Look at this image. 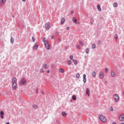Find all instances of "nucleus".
<instances>
[{
  "instance_id": "46",
  "label": "nucleus",
  "mask_w": 124,
  "mask_h": 124,
  "mask_svg": "<svg viewBox=\"0 0 124 124\" xmlns=\"http://www.w3.org/2000/svg\"><path fill=\"white\" fill-rule=\"evenodd\" d=\"M112 124H116V122H113Z\"/></svg>"
},
{
  "instance_id": "33",
  "label": "nucleus",
  "mask_w": 124,
  "mask_h": 124,
  "mask_svg": "<svg viewBox=\"0 0 124 124\" xmlns=\"http://www.w3.org/2000/svg\"><path fill=\"white\" fill-rule=\"evenodd\" d=\"M77 49H79L80 50L81 49V47H80V46L79 45L77 46Z\"/></svg>"
},
{
  "instance_id": "45",
  "label": "nucleus",
  "mask_w": 124,
  "mask_h": 124,
  "mask_svg": "<svg viewBox=\"0 0 124 124\" xmlns=\"http://www.w3.org/2000/svg\"><path fill=\"white\" fill-rule=\"evenodd\" d=\"M41 93H42V94H44V92L43 91H42V92H41Z\"/></svg>"
},
{
  "instance_id": "18",
  "label": "nucleus",
  "mask_w": 124,
  "mask_h": 124,
  "mask_svg": "<svg viewBox=\"0 0 124 124\" xmlns=\"http://www.w3.org/2000/svg\"><path fill=\"white\" fill-rule=\"evenodd\" d=\"M59 71L61 73H64V70L63 69H62V68L59 69Z\"/></svg>"
},
{
  "instance_id": "26",
  "label": "nucleus",
  "mask_w": 124,
  "mask_h": 124,
  "mask_svg": "<svg viewBox=\"0 0 124 124\" xmlns=\"http://www.w3.org/2000/svg\"><path fill=\"white\" fill-rule=\"evenodd\" d=\"M72 99H73V100H76V99H77L76 96L75 95H73L72 96Z\"/></svg>"
},
{
  "instance_id": "42",
  "label": "nucleus",
  "mask_w": 124,
  "mask_h": 124,
  "mask_svg": "<svg viewBox=\"0 0 124 124\" xmlns=\"http://www.w3.org/2000/svg\"><path fill=\"white\" fill-rule=\"evenodd\" d=\"M40 72H41V73L44 72V71H43V69H41L40 70Z\"/></svg>"
},
{
  "instance_id": "47",
  "label": "nucleus",
  "mask_w": 124,
  "mask_h": 124,
  "mask_svg": "<svg viewBox=\"0 0 124 124\" xmlns=\"http://www.w3.org/2000/svg\"><path fill=\"white\" fill-rule=\"evenodd\" d=\"M26 0H22L23 1H26Z\"/></svg>"
},
{
  "instance_id": "2",
  "label": "nucleus",
  "mask_w": 124,
  "mask_h": 124,
  "mask_svg": "<svg viewBox=\"0 0 124 124\" xmlns=\"http://www.w3.org/2000/svg\"><path fill=\"white\" fill-rule=\"evenodd\" d=\"M99 119L101 122H103V123H106L107 122V119H106V117H105L103 115H100L99 116Z\"/></svg>"
},
{
  "instance_id": "3",
  "label": "nucleus",
  "mask_w": 124,
  "mask_h": 124,
  "mask_svg": "<svg viewBox=\"0 0 124 124\" xmlns=\"http://www.w3.org/2000/svg\"><path fill=\"white\" fill-rule=\"evenodd\" d=\"M114 99L115 102L117 103L120 100V96H119V95L118 94H115L113 95Z\"/></svg>"
},
{
  "instance_id": "34",
  "label": "nucleus",
  "mask_w": 124,
  "mask_h": 124,
  "mask_svg": "<svg viewBox=\"0 0 124 124\" xmlns=\"http://www.w3.org/2000/svg\"><path fill=\"white\" fill-rule=\"evenodd\" d=\"M32 40L33 42H34L35 41V39L34 38V37H33L32 38Z\"/></svg>"
},
{
  "instance_id": "20",
  "label": "nucleus",
  "mask_w": 124,
  "mask_h": 124,
  "mask_svg": "<svg viewBox=\"0 0 124 124\" xmlns=\"http://www.w3.org/2000/svg\"><path fill=\"white\" fill-rule=\"evenodd\" d=\"M5 1H6V0H0V2L2 4H4Z\"/></svg>"
},
{
  "instance_id": "10",
  "label": "nucleus",
  "mask_w": 124,
  "mask_h": 124,
  "mask_svg": "<svg viewBox=\"0 0 124 124\" xmlns=\"http://www.w3.org/2000/svg\"><path fill=\"white\" fill-rule=\"evenodd\" d=\"M86 77H87V76L86 74L83 75V82L84 83H86L87 82V79L86 78Z\"/></svg>"
},
{
  "instance_id": "25",
  "label": "nucleus",
  "mask_w": 124,
  "mask_h": 124,
  "mask_svg": "<svg viewBox=\"0 0 124 124\" xmlns=\"http://www.w3.org/2000/svg\"><path fill=\"white\" fill-rule=\"evenodd\" d=\"M10 41H11V43H14V39H13V37H11V40H10Z\"/></svg>"
},
{
  "instance_id": "13",
  "label": "nucleus",
  "mask_w": 124,
  "mask_h": 124,
  "mask_svg": "<svg viewBox=\"0 0 124 124\" xmlns=\"http://www.w3.org/2000/svg\"><path fill=\"white\" fill-rule=\"evenodd\" d=\"M65 22V18L64 17L62 18L61 20L62 25L63 24H64Z\"/></svg>"
},
{
  "instance_id": "44",
  "label": "nucleus",
  "mask_w": 124,
  "mask_h": 124,
  "mask_svg": "<svg viewBox=\"0 0 124 124\" xmlns=\"http://www.w3.org/2000/svg\"><path fill=\"white\" fill-rule=\"evenodd\" d=\"M74 13V12L73 11H72L71 12V14H73Z\"/></svg>"
},
{
  "instance_id": "29",
  "label": "nucleus",
  "mask_w": 124,
  "mask_h": 124,
  "mask_svg": "<svg viewBox=\"0 0 124 124\" xmlns=\"http://www.w3.org/2000/svg\"><path fill=\"white\" fill-rule=\"evenodd\" d=\"M89 48H86V54H88L89 53Z\"/></svg>"
},
{
  "instance_id": "36",
  "label": "nucleus",
  "mask_w": 124,
  "mask_h": 124,
  "mask_svg": "<svg viewBox=\"0 0 124 124\" xmlns=\"http://www.w3.org/2000/svg\"><path fill=\"white\" fill-rule=\"evenodd\" d=\"M70 60H72V59H73V56H72V55H71V56H70Z\"/></svg>"
},
{
  "instance_id": "28",
  "label": "nucleus",
  "mask_w": 124,
  "mask_h": 124,
  "mask_svg": "<svg viewBox=\"0 0 124 124\" xmlns=\"http://www.w3.org/2000/svg\"><path fill=\"white\" fill-rule=\"evenodd\" d=\"M76 77H77V78H78V79H79V78L80 77V74H77L76 75Z\"/></svg>"
},
{
  "instance_id": "9",
  "label": "nucleus",
  "mask_w": 124,
  "mask_h": 124,
  "mask_svg": "<svg viewBox=\"0 0 124 124\" xmlns=\"http://www.w3.org/2000/svg\"><path fill=\"white\" fill-rule=\"evenodd\" d=\"M99 77L100 79H103V78H104V75L103 74V72H100Z\"/></svg>"
},
{
  "instance_id": "6",
  "label": "nucleus",
  "mask_w": 124,
  "mask_h": 124,
  "mask_svg": "<svg viewBox=\"0 0 124 124\" xmlns=\"http://www.w3.org/2000/svg\"><path fill=\"white\" fill-rule=\"evenodd\" d=\"M119 120L121 122H123L124 121V114H122L120 115V116L119 117Z\"/></svg>"
},
{
  "instance_id": "1",
  "label": "nucleus",
  "mask_w": 124,
  "mask_h": 124,
  "mask_svg": "<svg viewBox=\"0 0 124 124\" xmlns=\"http://www.w3.org/2000/svg\"><path fill=\"white\" fill-rule=\"evenodd\" d=\"M12 87L13 90H16L18 88V84H17V78L15 77L13 78L12 79Z\"/></svg>"
},
{
  "instance_id": "32",
  "label": "nucleus",
  "mask_w": 124,
  "mask_h": 124,
  "mask_svg": "<svg viewBox=\"0 0 124 124\" xmlns=\"http://www.w3.org/2000/svg\"><path fill=\"white\" fill-rule=\"evenodd\" d=\"M79 43L81 45H82V46H84V43H83V42L80 41Z\"/></svg>"
},
{
  "instance_id": "39",
  "label": "nucleus",
  "mask_w": 124,
  "mask_h": 124,
  "mask_svg": "<svg viewBox=\"0 0 124 124\" xmlns=\"http://www.w3.org/2000/svg\"><path fill=\"white\" fill-rule=\"evenodd\" d=\"M69 30H70V28L69 27H67V30L69 31Z\"/></svg>"
},
{
  "instance_id": "7",
  "label": "nucleus",
  "mask_w": 124,
  "mask_h": 124,
  "mask_svg": "<svg viewBox=\"0 0 124 124\" xmlns=\"http://www.w3.org/2000/svg\"><path fill=\"white\" fill-rule=\"evenodd\" d=\"M38 48V43H36L33 47L34 50H36Z\"/></svg>"
},
{
  "instance_id": "8",
  "label": "nucleus",
  "mask_w": 124,
  "mask_h": 124,
  "mask_svg": "<svg viewBox=\"0 0 124 124\" xmlns=\"http://www.w3.org/2000/svg\"><path fill=\"white\" fill-rule=\"evenodd\" d=\"M49 28H50V23H49V22H47L46 24V30H49Z\"/></svg>"
},
{
  "instance_id": "11",
  "label": "nucleus",
  "mask_w": 124,
  "mask_h": 124,
  "mask_svg": "<svg viewBox=\"0 0 124 124\" xmlns=\"http://www.w3.org/2000/svg\"><path fill=\"white\" fill-rule=\"evenodd\" d=\"M3 115H4V112L2 111H1L0 113L1 119H3Z\"/></svg>"
},
{
  "instance_id": "17",
  "label": "nucleus",
  "mask_w": 124,
  "mask_h": 124,
  "mask_svg": "<svg viewBox=\"0 0 124 124\" xmlns=\"http://www.w3.org/2000/svg\"><path fill=\"white\" fill-rule=\"evenodd\" d=\"M62 116H63V117H66V116H67V114L65 112L63 111L62 112Z\"/></svg>"
},
{
  "instance_id": "27",
  "label": "nucleus",
  "mask_w": 124,
  "mask_h": 124,
  "mask_svg": "<svg viewBox=\"0 0 124 124\" xmlns=\"http://www.w3.org/2000/svg\"><path fill=\"white\" fill-rule=\"evenodd\" d=\"M95 47H96L95 44H93L92 45V48L95 49Z\"/></svg>"
},
{
  "instance_id": "41",
  "label": "nucleus",
  "mask_w": 124,
  "mask_h": 124,
  "mask_svg": "<svg viewBox=\"0 0 124 124\" xmlns=\"http://www.w3.org/2000/svg\"><path fill=\"white\" fill-rule=\"evenodd\" d=\"M51 39H54V36L53 35L51 36Z\"/></svg>"
},
{
  "instance_id": "16",
  "label": "nucleus",
  "mask_w": 124,
  "mask_h": 124,
  "mask_svg": "<svg viewBox=\"0 0 124 124\" xmlns=\"http://www.w3.org/2000/svg\"><path fill=\"white\" fill-rule=\"evenodd\" d=\"M73 21L74 23H75V24H77V19L75 17H73Z\"/></svg>"
},
{
  "instance_id": "43",
  "label": "nucleus",
  "mask_w": 124,
  "mask_h": 124,
  "mask_svg": "<svg viewBox=\"0 0 124 124\" xmlns=\"http://www.w3.org/2000/svg\"><path fill=\"white\" fill-rule=\"evenodd\" d=\"M115 38H116V39H117V38H118V35H115Z\"/></svg>"
},
{
  "instance_id": "22",
  "label": "nucleus",
  "mask_w": 124,
  "mask_h": 124,
  "mask_svg": "<svg viewBox=\"0 0 124 124\" xmlns=\"http://www.w3.org/2000/svg\"><path fill=\"white\" fill-rule=\"evenodd\" d=\"M92 75L93 77H94V78L96 77V73H95V72H93Z\"/></svg>"
},
{
  "instance_id": "30",
  "label": "nucleus",
  "mask_w": 124,
  "mask_h": 124,
  "mask_svg": "<svg viewBox=\"0 0 124 124\" xmlns=\"http://www.w3.org/2000/svg\"><path fill=\"white\" fill-rule=\"evenodd\" d=\"M32 107H33V108L36 109L37 108V106L34 105H33Z\"/></svg>"
},
{
  "instance_id": "15",
  "label": "nucleus",
  "mask_w": 124,
  "mask_h": 124,
  "mask_svg": "<svg viewBox=\"0 0 124 124\" xmlns=\"http://www.w3.org/2000/svg\"><path fill=\"white\" fill-rule=\"evenodd\" d=\"M86 93L88 94V96H90V90H89V88H87L86 89Z\"/></svg>"
},
{
  "instance_id": "48",
  "label": "nucleus",
  "mask_w": 124,
  "mask_h": 124,
  "mask_svg": "<svg viewBox=\"0 0 124 124\" xmlns=\"http://www.w3.org/2000/svg\"><path fill=\"white\" fill-rule=\"evenodd\" d=\"M121 124H124V123H122Z\"/></svg>"
},
{
  "instance_id": "12",
  "label": "nucleus",
  "mask_w": 124,
  "mask_h": 124,
  "mask_svg": "<svg viewBox=\"0 0 124 124\" xmlns=\"http://www.w3.org/2000/svg\"><path fill=\"white\" fill-rule=\"evenodd\" d=\"M111 76H112V77H115L116 76V74H115V72L113 71H111Z\"/></svg>"
},
{
  "instance_id": "40",
  "label": "nucleus",
  "mask_w": 124,
  "mask_h": 124,
  "mask_svg": "<svg viewBox=\"0 0 124 124\" xmlns=\"http://www.w3.org/2000/svg\"><path fill=\"white\" fill-rule=\"evenodd\" d=\"M46 73H50V71L49 70L46 71Z\"/></svg>"
},
{
  "instance_id": "4",
  "label": "nucleus",
  "mask_w": 124,
  "mask_h": 124,
  "mask_svg": "<svg viewBox=\"0 0 124 124\" xmlns=\"http://www.w3.org/2000/svg\"><path fill=\"white\" fill-rule=\"evenodd\" d=\"M48 41H46L45 42V46H46V48L47 49V50H49L50 49V45L48 44Z\"/></svg>"
},
{
  "instance_id": "37",
  "label": "nucleus",
  "mask_w": 124,
  "mask_h": 124,
  "mask_svg": "<svg viewBox=\"0 0 124 124\" xmlns=\"http://www.w3.org/2000/svg\"><path fill=\"white\" fill-rule=\"evenodd\" d=\"M110 111H113L114 109H113V108L110 107Z\"/></svg>"
},
{
  "instance_id": "24",
  "label": "nucleus",
  "mask_w": 124,
  "mask_h": 124,
  "mask_svg": "<svg viewBox=\"0 0 124 124\" xmlns=\"http://www.w3.org/2000/svg\"><path fill=\"white\" fill-rule=\"evenodd\" d=\"M68 64H69V65H71V63H72V62H71V61L70 60H68L67 61Z\"/></svg>"
},
{
  "instance_id": "35",
  "label": "nucleus",
  "mask_w": 124,
  "mask_h": 124,
  "mask_svg": "<svg viewBox=\"0 0 124 124\" xmlns=\"http://www.w3.org/2000/svg\"><path fill=\"white\" fill-rule=\"evenodd\" d=\"M56 35H57V36L60 35V33H59V32H56Z\"/></svg>"
},
{
  "instance_id": "5",
  "label": "nucleus",
  "mask_w": 124,
  "mask_h": 124,
  "mask_svg": "<svg viewBox=\"0 0 124 124\" xmlns=\"http://www.w3.org/2000/svg\"><path fill=\"white\" fill-rule=\"evenodd\" d=\"M21 82L24 85V86H26L27 85V81H26V79L25 78H21Z\"/></svg>"
},
{
  "instance_id": "31",
  "label": "nucleus",
  "mask_w": 124,
  "mask_h": 124,
  "mask_svg": "<svg viewBox=\"0 0 124 124\" xmlns=\"http://www.w3.org/2000/svg\"><path fill=\"white\" fill-rule=\"evenodd\" d=\"M108 69L107 68H105V72H106V73H108Z\"/></svg>"
},
{
  "instance_id": "38",
  "label": "nucleus",
  "mask_w": 124,
  "mask_h": 124,
  "mask_svg": "<svg viewBox=\"0 0 124 124\" xmlns=\"http://www.w3.org/2000/svg\"><path fill=\"white\" fill-rule=\"evenodd\" d=\"M45 40H46V38H44L43 39V42H45Z\"/></svg>"
},
{
  "instance_id": "14",
  "label": "nucleus",
  "mask_w": 124,
  "mask_h": 124,
  "mask_svg": "<svg viewBox=\"0 0 124 124\" xmlns=\"http://www.w3.org/2000/svg\"><path fill=\"white\" fill-rule=\"evenodd\" d=\"M43 67V68H45V69H48V65L46 64H44Z\"/></svg>"
},
{
  "instance_id": "23",
  "label": "nucleus",
  "mask_w": 124,
  "mask_h": 124,
  "mask_svg": "<svg viewBox=\"0 0 124 124\" xmlns=\"http://www.w3.org/2000/svg\"><path fill=\"white\" fill-rule=\"evenodd\" d=\"M113 6L114 7H118V3L115 2L113 3Z\"/></svg>"
},
{
  "instance_id": "19",
  "label": "nucleus",
  "mask_w": 124,
  "mask_h": 124,
  "mask_svg": "<svg viewBox=\"0 0 124 124\" xmlns=\"http://www.w3.org/2000/svg\"><path fill=\"white\" fill-rule=\"evenodd\" d=\"M73 62H74V64L76 65V64H78V61H77L76 60L73 59Z\"/></svg>"
},
{
  "instance_id": "21",
  "label": "nucleus",
  "mask_w": 124,
  "mask_h": 124,
  "mask_svg": "<svg viewBox=\"0 0 124 124\" xmlns=\"http://www.w3.org/2000/svg\"><path fill=\"white\" fill-rule=\"evenodd\" d=\"M97 9L99 11H101V7H100V5H97Z\"/></svg>"
}]
</instances>
